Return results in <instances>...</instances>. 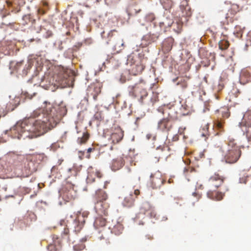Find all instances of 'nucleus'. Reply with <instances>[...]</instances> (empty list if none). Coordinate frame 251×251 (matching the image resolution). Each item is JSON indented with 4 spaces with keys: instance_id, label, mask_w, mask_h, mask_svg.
<instances>
[{
    "instance_id": "f257e3e1",
    "label": "nucleus",
    "mask_w": 251,
    "mask_h": 251,
    "mask_svg": "<svg viewBox=\"0 0 251 251\" xmlns=\"http://www.w3.org/2000/svg\"><path fill=\"white\" fill-rule=\"evenodd\" d=\"M62 116L52 104L45 101L42 109L35 110L30 117L17 123L11 128V136L19 139L37 137L54 127Z\"/></svg>"
},
{
    "instance_id": "f03ea898",
    "label": "nucleus",
    "mask_w": 251,
    "mask_h": 251,
    "mask_svg": "<svg viewBox=\"0 0 251 251\" xmlns=\"http://www.w3.org/2000/svg\"><path fill=\"white\" fill-rule=\"evenodd\" d=\"M38 166L32 156L10 158L3 169L0 171V178H3L5 174H12L19 177H28L37 170Z\"/></svg>"
},
{
    "instance_id": "7ed1b4c3",
    "label": "nucleus",
    "mask_w": 251,
    "mask_h": 251,
    "mask_svg": "<svg viewBox=\"0 0 251 251\" xmlns=\"http://www.w3.org/2000/svg\"><path fill=\"white\" fill-rule=\"evenodd\" d=\"M226 144L227 147L225 152L222 147H219L220 151L223 153V159L227 163H235L241 155V147L238 146L235 140L232 138H229Z\"/></svg>"
},
{
    "instance_id": "20e7f679",
    "label": "nucleus",
    "mask_w": 251,
    "mask_h": 251,
    "mask_svg": "<svg viewBox=\"0 0 251 251\" xmlns=\"http://www.w3.org/2000/svg\"><path fill=\"white\" fill-rule=\"evenodd\" d=\"M93 199L96 212L100 215H107L110 204L107 201L108 195L106 193L101 189H99L96 191L93 196Z\"/></svg>"
},
{
    "instance_id": "39448f33",
    "label": "nucleus",
    "mask_w": 251,
    "mask_h": 251,
    "mask_svg": "<svg viewBox=\"0 0 251 251\" xmlns=\"http://www.w3.org/2000/svg\"><path fill=\"white\" fill-rule=\"evenodd\" d=\"M165 113L168 115L167 118H164L158 123L157 128L163 132H168L173 126V122L177 119V113L174 108H169L165 110Z\"/></svg>"
},
{
    "instance_id": "423d86ee",
    "label": "nucleus",
    "mask_w": 251,
    "mask_h": 251,
    "mask_svg": "<svg viewBox=\"0 0 251 251\" xmlns=\"http://www.w3.org/2000/svg\"><path fill=\"white\" fill-rule=\"evenodd\" d=\"M127 65L129 73L133 75H140L145 68L143 59L138 55L131 54L128 56Z\"/></svg>"
},
{
    "instance_id": "0eeeda50",
    "label": "nucleus",
    "mask_w": 251,
    "mask_h": 251,
    "mask_svg": "<svg viewBox=\"0 0 251 251\" xmlns=\"http://www.w3.org/2000/svg\"><path fill=\"white\" fill-rule=\"evenodd\" d=\"M60 195L65 202H72L76 198L77 192L74 185L67 182L60 191Z\"/></svg>"
},
{
    "instance_id": "6e6552de",
    "label": "nucleus",
    "mask_w": 251,
    "mask_h": 251,
    "mask_svg": "<svg viewBox=\"0 0 251 251\" xmlns=\"http://www.w3.org/2000/svg\"><path fill=\"white\" fill-rule=\"evenodd\" d=\"M239 126L249 140H251V110L245 112Z\"/></svg>"
},
{
    "instance_id": "1a4fd4ad",
    "label": "nucleus",
    "mask_w": 251,
    "mask_h": 251,
    "mask_svg": "<svg viewBox=\"0 0 251 251\" xmlns=\"http://www.w3.org/2000/svg\"><path fill=\"white\" fill-rule=\"evenodd\" d=\"M226 179L224 175L216 173L208 178L207 185L211 188H218L223 184Z\"/></svg>"
},
{
    "instance_id": "9d476101",
    "label": "nucleus",
    "mask_w": 251,
    "mask_h": 251,
    "mask_svg": "<svg viewBox=\"0 0 251 251\" xmlns=\"http://www.w3.org/2000/svg\"><path fill=\"white\" fill-rule=\"evenodd\" d=\"M108 225L111 233L119 235L123 232L124 226L120 219H112L111 221L108 222Z\"/></svg>"
},
{
    "instance_id": "9b49d317",
    "label": "nucleus",
    "mask_w": 251,
    "mask_h": 251,
    "mask_svg": "<svg viewBox=\"0 0 251 251\" xmlns=\"http://www.w3.org/2000/svg\"><path fill=\"white\" fill-rule=\"evenodd\" d=\"M130 93H132L141 102H142L144 99L148 96L146 90L140 84H136L132 86Z\"/></svg>"
},
{
    "instance_id": "f8f14e48",
    "label": "nucleus",
    "mask_w": 251,
    "mask_h": 251,
    "mask_svg": "<svg viewBox=\"0 0 251 251\" xmlns=\"http://www.w3.org/2000/svg\"><path fill=\"white\" fill-rule=\"evenodd\" d=\"M165 180L159 172L152 174L151 176V187L154 189L160 188Z\"/></svg>"
},
{
    "instance_id": "ddd939ff",
    "label": "nucleus",
    "mask_w": 251,
    "mask_h": 251,
    "mask_svg": "<svg viewBox=\"0 0 251 251\" xmlns=\"http://www.w3.org/2000/svg\"><path fill=\"white\" fill-rule=\"evenodd\" d=\"M88 175L87 178L88 183H92L96 181V179H100L103 176L102 174L99 170L90 167L88 169Z\"/></svg>"
},
{
    "instance_id": "4468645a",
    "label": "nucleus",
    "mask_w": 251,
    "mask_h": 251,
    "mask_svg": "<svg viewBox=\"0 0 251 251\" xmlns=\"http://www.w3.org/2000/svg\"><path fill=\"white\" fill-rule=\"evenodd\" d=\"M140 194V191L139 189H135L133 192L131 193L128 195L126 196L123 202L124 206L130 207L134 205L135 200L137 197Z\"/></svg>"
},
{
    "instance_id": "2eb2a0df",
    "label": "nucleus",
    "mask_w": 251,
    "mask_h": 251,
    "mask_svg": "<svg viewBox=\"0 0 251 251\" xmlns=\"http://www.w3.org/2000/svg\"><path fill=\"white\" fill-rule=\"evenodd\" d=\"M124 135V131L121 127L115 128L110 136V140L111 141V143L113 144L119 143L123 139Z\"/></svg>"
},
{
    "instance_id": "dca6fc26",
    "label": "nucleus",
    "mask_w": 251,
    "mask_h": 251,
    "mask_svg": "<svg viewBox=\"0 0 251 251\" xmlns=\"http://www.w3.org/2000/svg\"><path fill=\"white\" fill-rule=\"evenodd\" d=\"M239 81L243 85L251 82V70L247 68L242 69L240 73Z\"/></svg>"
},
{
    "instance_id": "f3484780",
    "label": "nucleus",
    "mask_w": 251,
    "mask_h": 251,
    "mask_svg": "<svg viewBox=\"0 0 251 251\" xmlns=\"http://www.w3.org/2000/svg\"><path fill=\"white\" fill-rule=\"evenodd\" d=\"M85 216L84 214L79 213L74 221L75 231L78 232L82 229L85 223Z\"/></svg>"
},
{
    "instance_id": "a211bd4d",
    "label": "nucleus",
    "mask_w": 251,
    "mask_h": 251,
    "mask_svg": "<svg viewBox=\"0 0 251 251\" xmlns=\"http://www.w3.org/2000/svg\"><path fill=\"white\" fill-rule=\"evenodd\" d=\"M151 157L155 162H158L161 158L164 157L166 154L164 149L162 147H158L154 150L151 153Z\"/></svg>"
},
{
    "instance_id": "6ab92c4d",
    "label": "nucleus",
    "mask_w": 251,
    "mask_h": 251,
    "mask_svg": "<svg viewBox=\"0 0 251 251\" xmlns=\"http://www.w3.org/2000/svg\"><path fill=\"white\" fill-rule=\"evenodd\" d=\"M174 43V39L172 37L164 39L162 43V49L164 53H167L172 49Z\"/></svg>"
},
{
    "instance_id": "aec40b11",
    "label": "nucleus",
    "mask_w": 251,
    "mask_h": 251,
    "mask_svg": "<svg viewBox=\"0 0 251 251\" xmlns=\"http://www.w3.org/2000/svg\"><path fill=\"white\" fill-rule=\"evenodd\" d=\"M180 7L182 13V16L185 17H190L191 16L192 12L191 8L188 4L187 0H183L181 1Z\"/></svg>"
},
{
    "instance_id": "412c9836",
    "label": "nucleus",
    "mask_w": 251,
    "mask_h": 251,
    "mask_svg": "<svg viewBox=\"0 0 251 251\" xmlns=\"http://www.w3.org/2000/svg\"><path fill=\"white\" fill-rule=\"evenodd\" d=\"M125 164V161L123 157H119L113 160L111 164V169L113 171H116L123 167Z\"/></svg>"
},
{
    "instance_id": "4be33fe9",
    "label": "nucleus",
    "mask_w": 251,
    "mask_h": 251,
    "mask_svg": "<svg viewBox=\"0 0 251 251\" xmlns=\"http://www.w3.org/2000/svg\"><path fill=\"white\" fill-rule=\"evenodd\" d=\"M158 37L159 36L157 34L150 33L144 36L143 37V41H146L145 45L147 46L157 41Z\"/></svg>"
},
{
    "instance_id": "5701e85b",
    "label": "nucleus",
    "mask_w": 251,
    "mask_h": 251,
    "mask_svg": "<svg viewBox=\"0 0 251 251\" xmlns=\"http://www.w3.org/2000/svg\"><path fill=\"white\" fill-rule=\"evenodd\" d=\"M107 223L105 218L102 217L101 216H98L96 219L94 223V227L99 229L100 227H104Z\"/></svg>"
},
{
    "instance_id": "b1692460",
    "label": "nucleus",
    "mask_w": 251,
    "mask_h": 251,
    "mask_svg": "<svg viewBox=\"0 0 251 251\" xmlns=\"http://www.w3.org/2000/svg\"><path fill=\"white\" fill-rule=\"evenodd\" d=\"M207 197L213 200L220 201L223 198V194L217 191H209L207 193Z\"/></svg>"
},
{
    "instance_id": "393cba45",
    "label": "nucleus",
    "mask_w": 251,
    "mask_h": 251,
    "mask_svg": "<svg viewBox=\"0 0 251 251\" xmlns=\"http://www.w3.org/2000/svg\"><path fill=\"white\" fill-rule=\"evenodd\" d=\"M93 89V92L91 93L94 100H97V97L99 94L101 92V87L99 85H95L90 88V90Z\"/></svg>"
},
{
    "instance_id": "a878e982",
    "label": "nucleus",
    "mask_w": 251,
    "mask_h": 251,
    "mask_svg": "<svg viewBox=\"0 0 251 251\" xmlns=\"http://www.w3.org/2000/svg\"><path fill=\"white\" fill-rule=\"evenodd\" d=\"M124 48V42L123 39H119L115 43L114 49L117 52H119Z\"/></svg>"
},
{
    "instance_id": "bb28decb",
    "label": "nucleus",
    "mask_w": 251,
    "mask_h": 251,
    "mask_svg": "<svg viewBox=\"0 0 251 251\" xmlns=\"http://www.w3.org/2000/svg\"><path fill=\"white\" fill-rule=\"evenodd\" d=\"M79 240L81 242L80 244H76V245L74 246V250L75 251H82L85 247V246L83 244V243L87 241V238L86 237H85L84 238H81Z\"/></svg>"
},
{
    "instance_id": "cd10ccee",
    "label": "nucleus",
    "mask_w": 251,
    "mask_h": 251,
    "mask_svg": "<svg viewBox=\"0 0 251 251\" xmlns=\"http://www.w3.org/2000/svg\"><path fill=\"white\" fill-rule=\"evenodd\" d=\"M225 124L224 120H222L221 117H218V119L215 122V127L220 131H224V125Z\"/></svg>"
},
{
    "instance_id": "c85d7f7f",
    "label": "nucleus",
    "mask_w": 251,
    "mask_h": 251,
    "mask_svg": "<svg viewBox=\"0 0 251 251\" xmlns=\"http://www.w3.org/2000/svg\"><path fill=\"white\" fill-rule=\"evenodd\" d=\"M69 232V229L68 228H65L61 234L62 238L66 240L67 242H72V243H74V241L68 235Z\"/></svg>"
},
{
    "instance_id": "c756f323",
    "label": "nucleus",
    "mask_w": 251,
    "mask_h": 251,
    "mask_svg": "<svg viewBox=\"0 0 251 251\" xmlns=\"http://www.w3.org/2000/svg\"><path fill=\"white\" fill-rule=\"evenodd\" d=\"M240 175L241 177H240L239 180L241 183H246L248 178L250 176H251V175L248 174L245 171H242Z\"/></svg>"
},
{
    "instance_id": "7c9ffc66",
    "label": "nucleus",
    "mask_w": 251,
    "mask_h": 251,
    "mask_svg": "<svg viewBox=\"0 0 251 251\" xmlns=\"http://www.w3.org/2000/svg\"><path fill=\"white\" fill-rule=\"evenodd\" d=\"M56 241L54 240V244H50L48 246V250L49 251H57L58 248L57 247L56 244L58 243L59 245L61 244L60 240H58V238L56 237Z\"/></svg>"
},
{
    "instance_id": "2f4dec72",
    "label": "nucleus",
    "mask_w": 251,
    "mask_h": 251,
    "mask_svg": "<svg viewBox=\"0 0 251 251\" xmlns=\"http://www.w3.org/2000/svg\"><path fill=\"white\" fill-rule=\"evenodd\" d=\"M89 137V135L87 133H84L81 137H79L77 139V143L81 145L86 143L87 140H88Z\"/></svg>"
},
{
    "instance_id": "473e14b6",
    "label": "nucleus",
    "mask_w": 251,
    "mask_h": 251,
    "mask_svg": "<svg viewBox=\"0 0 251 251\" xmlns=\"http://www.w3.org/2000/svg\"><path fill=\"white\" fill-rule=\"evenodd\" d=\"M245 49L247 50L251 51V30L248 33L247 35Z\"/></svg>"
},
{
    "instance_id": "72a5a7b5",
    "label": "nucleus",
    "mask_w": 251,
    "mask_h": 251,
    "mask_svg": "<svg viewBox=\"0 0 251 251\" xmlns=\"http://www.w3.org/2000/svg\"><path fill=\"white\" fill-rule=\"evenodd\" d=\"M229 46V43L226 40H221L219 43V48L221 50H225L227 49Z\"/></svg>"
},
{
    "instance_id": "f704fd0d",
    "label": "nucleus",
    "mask_w": 251,
    "mask_h": 251,
    "mask_svg": "<svg viewBox=\"0 0 251 251\" xmlns=\"http://www.w3.org/2000/svg\"><path fill=\"white\" fill-rule=\"evenodd\" d=\"M219 114L222 115V117L223 118H227L229 116V110L226 108H222L218 110Z\"/></svg>"
},
{
    "instance_id": "c9c22d12",
    "label": "nucleus",
    "mask_w": 251,
    "mask_h": 251,
    "mask_svg": "<svg viewBox=\"0 0 251 251\" xmlns=\"http://www.w3.org/2000/svg\"><path fill=\"white\" fill-rule=\"evenodd\" d=\"M22 20L23 21V25H27L28 23L32 22V21H33L32 20L31 15L30 14L24 15L23 17Z\"/></svg>"
},
{
    "instance_id": "e433bc0d",
    "label": "nucleus",
    "mask_w": 251,
    "mask_h": 251,
    "mask_svg": "<svg viewBox=\"0 0 251 251\" xmlns=\"http://www.w3.org/2000/svg\"><path fill=\"white\" fill-rule=\"evenodd\" d=\"M201 135L202 136L207 137L209 135L208 125H205L201 129Z\"/></svg>"
},
{
    "instance_id": "4c0bfd02",
    "label": "nucleus",
    "mask_w": 251,
    "mask_h": 251,
    "mask_svg": "<svg viewBox=\"0 0 251 251\" xmlns=\"http://www.w3.org/2000/svg\"><path fill=\"white\" fill-rule=\"evenodd\" d=\"M136 154L135 153V150L134 149H130L128 151V152L127 154L126 155V157H129L131 160H132L135 156Z\"/></svg>"
},
{
    "instance_id": "58836bf2",
    "label": "nucleus",
    "mask_w": 251,
    "mask_h": 251,
    "mask_svg": "<svg viewBox=\"0 0 251 251\" xmlns=\"http://www.w3.org/2000/svg\"><path fill=\"white\" fill-rule=\"evenodd\" d=\"M205 151H202L195 153V158L197 160H200L204 157Z\"/></svg>"
},
{
    "instance_id": "ea45409f",
    "label": "nucleus",
    "mask_w": 251,
    "mask_h": 251,
    "mask_svg": "<svg viewBox=\"0 0 251 251\" xmlns=\"http://www.w3.org/2000/svg\"><path fill=\"white\" fill-rule=\"evenodd\" d=\"M109 62L115 65H119V60H117L116 57L115 56H112L109 59Z\"/></svg>"
},
{
    "instance_id": "a19ab883",
    "label": "nucleus",
    "mask_w": 251,
    "mask_h": 251,
    "mask_svg": "<svg viewBox=\"0 0 251 251\" xmlns=\"http://www.w3.org/2000/svg\"><path fill=\"white\" fill-rule=\"evenodd\" d=\"M177 85H180V87L183 89L186 88L188 86V83L185 80H183L180 82H178L177 83Z\"/></svg>"
},
{
    "instance_id": "79ce46f5",
    "label": "nucleus",
    "mask_w": 251,
    "mask_h": 251,
    "mask_svg": "<svg viewBox=\"0 0 251 251\" xmlns=\"http://www.w3.org/2000/svg\"><path fill=\"white\" fill-rule=\"evenodd\" d=\"M193 197H196L197 200H199L201 198V195L198 192H195L192 194Z\"/></svg>"
},
{
    "instance_id": "37998d69",
    "label": "nucleus",
    "mask_w": 251,
    "mask_h": 251,
    "mask_svg": "<svg viewBox=\"0 0 251 251\" xmlns=\"http://www.w3.org/2000/svg\"><path fill=\"white\" fill-rule=\"evenodd\" d=\"M46 11H47L46 9H42V8H39L38 10V13L39 14L43 15H44V14H45L46 13Z\"/></svg>"
},
{
    "instance_id": "c03bdc74",
    "label": "nucleus",
    "mask_w": 251,
    "mask_h": 251,
    "mask_svg": "<svg viewBox=\"0 0 251 251\" xmlns=\"http://www.w3.org/2000/svg\"><path fill=\"white\" fill-rule=\"evenodd\" d=\"M52 35V32L50 30H47L46 33V35H45V37L46 38H49Z\"/></svg>"
},
{
    "instance_id": "a18cd8bd",
    "label": "nucleus",
    "mask_w": 251,
    "mask_h": 251,
    "mask_svg": "<svg viewBox=\"0 0 251 251\" xmlns=\"http://www.w3.org/2000/svg\"><path fill=\"white\" fill-rule=\"evenodd\" d=\"M145 237H146V239H149L150 240H151L153 238L152 235H151V234H147L146 235Z\"/></svg>"
},
{
    "instance_id": "49530a36",
    "label": "nucleus",
    "mask_w": 251,
    "mask_h": 251,
    "mask_svg": "<svg viewBox=\"0 0 251 251\" xmlns=\"http://www.w3.org/2000/svg\"><path fill=\"white\" fill-rule=\"evenodd\" d=\"M78 153H79V157L80 158V159H82L84 152L80 151H79Z\"/></svg>"
},
{
    "instance_id": "de8ad7c7",
    "label": "nucleus",
    "mask_w": 251,
    "mask_h": 251,
    "mask_svg": "<svg viewBox=\"0 0 251 251\" xmlns=\"http://www.w3.org/2000/svg\"><path fill=\"white\" fill-rule=\"evenodd\" d=\"M3 112H0V115H1V117L2 116H4L6 114V112L4 111V109L3 108Z\"/></svg>"
},
{
    "instance_id": "09e8293b",
    "label": "nucleus",
    "mask_w": 251,
    "mask_h": 251,
    "mask_svg": "<svg viewBox=\"0 0 251 251\" xmlns=\"http://www.w3.org/2000/svg\"><path fill=\"white\" fill-rule=\"evenodd\" d=\"M23 62V61H21V62H18L16 64V67L18 68L22 64Z\"/></svg>"
},
{
    "instance_id": "8fccbe9b",
    "label": "nucleus",
    "mask_w": 251,
    "mask_h": 251,
    "mask_svg": "<svg viewBox=\"0 0 251 251\" xmlns=\"http://www.w3.org/2000/svg\"><path fill=\"white\" fill-rule=\"evenodd\" d=\"M93 150H94V149H92V148H89V149H87V152H88V153H90V152H91Z\"/></svg>"
},
{
    "instance_id": "3c124183",
    "label": "nucleus",
    "mask_w": 251,
    "mask_h": 251,
    "mask_svg": "<svg viewBox=\"0 0 251 251\" xmlns=\"http://www.w3.org/2000/svg\"><path fill=\"white\" fill-rule=\"evenodd\" d=\"M198 185V183H197V188H201L202 187V185H200V186H199Z\"/></svg>"
},
{
    "instance_id": "603ef678",
    "label": "nucleus",
    "mask_w": 251,
    "mask_h": 251,
    "mask_svg": "<svg viewBox=\"0 0 251 251\" xmlns=\"http://www.w3.org/2000/svg\"><path fill=\"white\" fill-rule=\"evenodd\" d=\"M172 182H173V181H172V180H171V179H169L168 180V183H172Z\"/></svg>"
},
{
    "instance_id": "864d4df0",
    "label": "nucleus",
    "mask_w": 251,
    "mask_h": 251,
    "mask_svg": "<svg viewBox=\"0 0 251 251\" xmlns=\"http://www.w3.org/2000/svg\"><path fill=\"white\" fill-rule=\"evenodd\" d=\"M44 6H47V3L46 2H44Z\"/></svg>"
},
{
    "instance_id": "5fc2aeb1",
    "label": "nucleus",
    "mask_w": 251,
    "mask_h": 251,
    "mask_svg": "<svg viewBox=\"0 0 251 251\" xmlns=\"http://www.w3.org/2000/svg\"><path fill=\"white\" fill-rule=\"evenodd\" d=\"M20 9H19L18 10H17V11L15 13H18V12H20Z\"/></svg>"
},
{
    "instance_id": "6e6d98bb",
    "label": "nucleus",
    "mask_w": 251,
    "mask_h": 251,
    "mask_svg": "<svg viewBox=\"0 0 251 251\" xmlns=\"http://www.w3.org/2000/svg\"><path fill=\"white\" fill-rule=\"evenodd\" d=\"M26 97L28 98L29 99H31V97H29L28 95L26 96Z\"/></svg>"
},
{
    "instance_id": "4d7b16f0",
    "label": "nucleus",
    "mask_w": 251,
    "mask_h": 251,
    "mask_svg": "<svg viewBox=\"0 0 251 251\" xmlns=\"http://www.w3.org/2000/svg\"><path fill=\"white\" fill-rule=\"evenodd\" d=\"M2 143V139H0V144Z\"/></svg>"
},
{
    "instance_id": "13d9d810",
    "label": "nucleus",
    "mask_w": 251,
    "mask_h": 251,
    "mask_svg": "<svg viewBox=\"0 0 251 251\" xmlns=\"http://www.w3.org/2000/svg\"><path fill=\"white\" fill-rule=\"evenodd\" d=\"M89 157H90V155H88L87 156V158H89Z\"/></svg>"
},
{
    "instance_id": "bf43d9fd",
    "label": "nucleus",
    "mask_w": 251,
    "mask_h": 251,
    "mask_svg": "<svg viewBox=\"0 0 251 251\" xmlns=\"http://www.w3.org/2000/svg\"><path fill=\"white\" fill-rule=\"evenodd\" d=\"M59 107L57 106V110L59 109Z\"/></svg>"
},
{
    "instance_id": "052dcab7",
    "label": "nucleus",
    "mask_w": 251,
    "mask_h": 251,
    "mask_svg": "<svg viewBox=\"0 0 251 251\" xmlns=\"http://www.w3.org/2000/svg\"><path fill=\"white\" fill-rule=\"evenodd\" d=\"M53 239H54V238H55V236H54V235L53 236Z\"/></svg>"
}]
</instances>
